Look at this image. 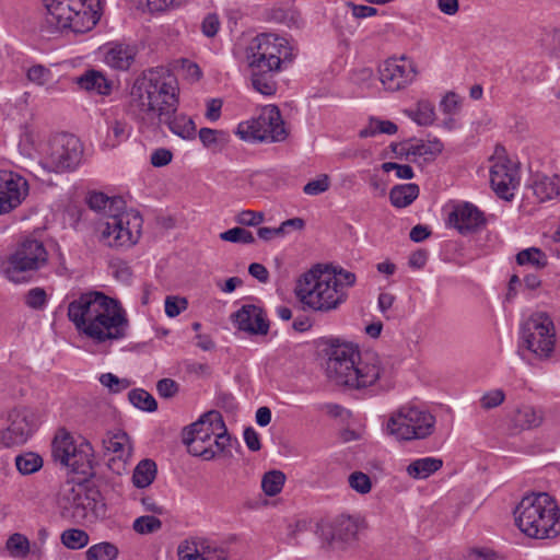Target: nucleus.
<instances>
[{
	"instance_id": "26",
	"label": "nucleus",
	"mask_w": 560,
	"mask_h": 560,
	"mask_svg": "<svg viewBox=\"0 0 560 560\" xmlns=\"http://www.w3.org/2000/svg\"><path fill=\"white\" fill-rule=\"evenodd\" d=\"M532 188L540 201L550 200L560 195V175L536 174L533 177Z\"/></svg>"
},
{
	"instance_id": "62",
	"label": "nucleus",
	"mask_w": 560,
	"mask_h": 560,
	"mask_svg": "<svg viewBox=\"0 0 560 560\" xmlns=\"http://www.w3.org/2000/svg\"><path fill=\"white\" fill-rule=\"evenodd\" d=\"M248 272L252 277L256 278L258 281L266 283L269 278V272L267 268L258 262H253L248 267Z\"/></svg>"
},
{
	"instance_id": "25",
	"label": "nucleus",
	"mask_w": 560,
	"mask_h": 560,
	"mask_svg": "<svg viewBox=\"0 0 560 560\" xmlns=\"http://www.w3.org/2000/svg\"><path fill=\"white\" fill-rule=\"evenodd\" d=\"M544 420L542 411L533 406H522L511 416V425L516 431L539 427Z\"/></svg>"
},
{
	"instance_id": "5",
	"label": "nucleus",
	"mask_w": 560,
	"mask_h": 560,
	"mask_svg": "<svg viewBox=\"0 0 560 560\" xmlns=\"http://www.w3.org/2000/svg\"><path fill=\"white\" fill-rule=\"evenodd\" d=\"M326 372L337 385L360 389L374 385L384 369L376 354L361 355L352 343H337L330 349Z\"/></svg>"
},
{
	"instance_id": "24",
	"label": "nucleus",
	"mask_w": 560,
	"mask_h": 560,
	"mask_svg": "<svg viewBox=\"0 0 560 560\" xmlns=\"http://www.w3.org/2000/svg\"><path fill=\"white\" fill-rule=\"evenodd\" d=\"M138 49L136 45L116 43L107 50L106 63L117 70H128L135 61Z\"/></svg>"
},
{
	"instance_id": "56",
	"label": "nucleus",
	"mask_w": 560,
	"mask_h": 560,
	"mask_svg": "<svg viewBox=\"0 0 560 560\" xmlns=\"http://www.w3.org/2000/svg\"><path fill=\"white\" fill-rule=\"evenodd\" d=\"M156 390L163 398H172L178 392V384L172 378H162L156 384Z\"/></svg>"
},
{
	"instance_id": "33",
	"label": "nucleus",
	"mask_w": 560,
	"mask_h": 560,
	"mask_svg": "<svg viewBox=\"0 0 560 560\" xmlns=\"http://www.w3.org/2000/svg\"><path fill=\"white\" fill-rule=\"evenodd\" d=\"M156 475V465L152 459H142L135 468L132 482L137 488L150 486Z\"/></svg>"
},
{
	"instance_id": "32",
	"label": "nucleus",
	"mask_w": 560,
	"mask_h": 560,
	"mask_svg": "<svg viewBox=\"0 0 560 560\" xmlns=\"http://www.w3.org/2000/svg\"><path fill=\"white\" fill-rule=\"evenodd\" d=\"M79 444H77L70 433L65 430H60L51 444V454L55 462H59L62 466H66V459L58 454V448H67L68 457H72L78 451Z\"/></svg>"
},
{
	"instance_id": "18",
	"label": "nucleus",
	"mask_w": 560,
	"mask_h": 560,
	"mask_svg": "<svg viewBox=\"0 0 560 560\" xmlns=\"http://www.w3.org/2000/svg\"><path fill=\"white\" fill-rule=\"evenodd\" d=\"M34 431L33 415L26 408H14L8 415V427L0 432V444L4 447L21 446Z\"/></svg>"
},
{
	"instance_id": "6",
	"label": "nucleus",
	"mask_w": 560,
	"mask_h": 560,
	"mask_svg": "<svg viewBox=\"0 0 560 560\" xmlns=\"http://www.w3.org/2000/svg\"><path fill=\"white\" fill-rule=\"evenodd\" d=\"M90 209L107 215L101 230V240L110 247H131L141 235L143 220L133 209L125 211V201L119 196L109 197L101 191L89 194Z\"/></svg>"
},
{
	"instance_id": "57",
	"label": "nucleus",
	"mask_w": 560,
	"mask_h": 560,
	"mask_svg": "<svg viewBox=\"0 0 560 560\" xmlns=\"http://www.w3.org/2000/svg\"><path fill=\"white\" fill-rule=\"evenodd\" d=\"M440 107L444 114L454 115L459 109V100L454 92H448L441 101Z\"/></svg>"
},
{
	"instance_id": "40",
	"label": "nucleus",
	"mask_w": 560,
	"mask_h": 560,
	"mask_svg": "<svg viewBox=\"0 0 560 560\" xmlns=\"http://www.w3.org/2000/svg\"><path fill=\"white\" fill-rule=\"evenodd\" d=\"M128 398L136 408H139L143 411L152 412L158 408L155 398L144 389L137 388L130 390Z\"/></svg>"
},
{
	"instance_id": "16",
	"label": "nucleus",
	"mask_w": 560,
	"mask_h": 560,
	"mask_svg": "<svg viewBox=\"0 0 560 560\" xmlns=\"http://www.w3.org/2000/svg\"><path fill=\"white\" fill-rule=\"evenodd\" d=\"M418 75L416 63L401 56L399 59L386 60L380 69V80L384 88L395 92L405 89Z\"/></svg>"
},
{
	"instance_id": "58",
	"label": "nucleus",
	"mask_w": 560,
	"mask_h": 560,
	"mask_svg": "<svg viewBox=\"0 0 560 560\" xmlns=\"http://www.w3.org/2000/svg\"><path fill=\"white\" fill-rule=\"evenodd\" d=\"M173 158L172 152L168 149L160 148L152 152L150 161L155 167H162L171 163Z\"/></svg>"
},
{
	"instance_id": "41",
	"label": "nucleus",
	"mask_w": 560,
	"mask_h": 560,
	"mask_svg": "<svg viewBox=\"0 0 560 560\" xmlns=\"http://www.w3.org/2000/svg\"><path fill=\"white\" fill-rule=\"evenodd\" d=\"M284 481L285 476L282 471L271 470L264 475L261 488L267 495L273 497L282 490Z\"/></svg>"
},
{
	"instance_id": "27",
	"label": "nucleus",
	"mask_w": 560,
	"mask_h": 560,
	"mask_svg": "<svg viewBox=\"0 0 560 560\" xmlns=\"http://www.w3.org/2000/svg\"><path fill=\"white\" fill-rule=\"evenodd\" d=\"M77 83L80 89L98 95H108L112 92V82L102 72L96 70L86 71L77 78Z\"/></svg>"
},
{
	"instance_id": "47",
	"label": "nucleus",
	"mask_w": 560,
	"mask_h": 560,
	"mask_svg": "<svg viewBox=\"0 0 560 560\" xmlns=\"http://www.w3.org/2000/svg\"><path fill=\"white\" fill-rule=\"evenodd\" d=\"M330 185V177L327 174H320L304 185L303 192L307 196H318L326 192Z\"/></svg>"
},
{
	"instance_id": "61",
	"label": "nucleus",
	"mask_w": 560,
	"mask_h": 560,
	"mask_svg": "<svg viewBox=\"0 0 560 560\" xmlns=\"http://www.w3.org/2000/svg\"><path fill=\"white\" fill-rule=\"evenodd\" d=\"M243 435H244V441L250 451L257 452L260 450L261 445H260L259 435L252 427L246 428L244 430Z\"/></svg>"
},
{
	"instance_id": "12",
	"label": "nucleus",
	"mask_w": 560,
	"mask_h": 560,
	"mask_svg": "<svg viewBox=\"0 0 560 560\" xmlns=\"http://www.w3.org/2000/svg\"><path fill=\"white\" fill-rule=\"evenodd\" d=\"M82 153L79 138L70 133H57L43 148L39 164L47 172L73 171L80 164Z\"/></svg>"
},
{
	"instance_id": "28",
	"label": "nucleus",
	"mask_w": 560,
	"mask_h": 560,
	"mask_svg": "<svg viewBox=\"0 0 560 560\" xmlns=\"http://www.w3.org/2000/svg\"><path fill=\"white\" fill-rule=\"evenodd\" d=\"M102 443L104 450L115 454L117 458L128 457L131 453L129 436L124 431L108 432Z\"/></svg>"
},
{
	"instance_id": "2",
	"label": "nucleus",
	"mask_w": 560,
	"mask_h": 560,
	"mask_svg": "<svg viewBox=\"0 0 560 560\" xmlns=\"http://www.w3.org/2000/svg\"><path fill=\"white\" fill-rule=\"evenodd\" d=\"M68 317L79 331L96 343L125 338L129 326L120 304L97 291L82 293L70 302Z\"/></svg>"
},
{
	"instance_id": "51",
	"label": "nucleus",
	"mask_w": 560,
	"mask_h": 560,
	"mask_svg": "<svg viewBox=\"0 0 560 560\" xmlns=\"http://www.w3.org/2000/svg\"><path fill=\"white\" fill-rule=\"evenodd\" d=\"M24 302L31 308L42 310L47 303V294L42 288H33L25 294Z\"/></svg>"
},
{
	"instance_id": "11",
	"label": "nucleus",
	"mask_w": 560,
	"mask_h": 560,
	"mask_svg": "<svg viewBox=\"0 0 560 560\" xmlns=\"http://www.w3.org/2000/svg\"><path fill=\"white\" fill-rule=\"evenodd\" d=\"M435 417L429 411L412 406H402L386 423V433L398 441L422 440L435 428Z\"/></svg>"
},
{
	"instance_id": "59",
	"label": "nucleus",
	"mask_w": 560,
	"mask_h": 560,
	"mask_svg": "<svg viewBox=\"0 0 560 560\" xmlns=\"http://www.w3.org/2000/svg\"><path fill=\"white\" fill-rule=\"evenodd\" d=\"M231 442V436L228 433L225 423L223 422V429H220L214 433V440L211 443L213 448L218 452H224Z\"/></svg>"
},
{
	"instance_id": "63",
	"label": "nucleus",
	"mask_w": 560,
	"mask_h": 560,
	"mask_svg": "<svg viewBox=\"0 0 560 560\" xmlns=\"http://www.w3.org/2000/svg\"><path fill=\"white\" fill-rule=\"evenodd\" d=\"M349 7L351 8L353 16L358 19L373 16L377 12L375 8L369 5L349 3Z\"/></svg>"
},
{
	"instance_id": "4",
	"label": "nucleus",
	"mask_w": 560,
	"mask_h": 560,
	"mask_svg": "<svg viewBox=\"0 0 560 560\" xmlns=\"http://www.w3.org/2000/svg\"><path fill=\"white\" fill-rule=\"evenodd\" d=\"M355 281V275L341 267H317L298 280L295 293L304 306L315 312L328 313L347 301L348 290Z\"/></svg>"
},
{
	"instance_id": "19",
	"label": "nucleus",
	"mask_w": 560,
	"mask_h": 560,
	"mask_svg": "<svg viewBox=\"0 0 560 560\" xmlns=\"http://www.w3.org/2000/svg\"><path fill=\"white\" fill-rule=\"evenodd\" d=\"M448 224L462 235L475 233L486 225L483 213L470 202H458L448 214Z\"/></svg>"
},
{
	"instance_id": "42",
	"label": "nucleus",
	"mask_w": 560,
	"mask_h": 560,
	"mask_svg": "<svg viewBox=\"0 0 560 560\" xmlns=\"http://www.w3.org/2000/svg\"><path fill=\"white\" fill-rule=\"evenodd\" d=\"M61 542L69 549L77 550L89 544L86 532L78 528L66 529L61 534Z\"/></svg>"
},
{
	"instance_id": "50",
	"label": "nucleus",
	"mask_w": 560,
	"mask_h": 560,
	"mask_svg": "<svg viewBox=\"0 0 560 560\" xmlns=\"http://www.w3.org/2000/svg\"><path fill=\"white\" fill-rule=\"evenodd\" d=\"M27 79L37 84L45 85L52 79L51 71L42 65H35L27 70Z\"/></svg>"
},
{
	"instance_id": "14",
	"label": "nucleus",
	"mask_w": 560,
	"mask_h": 560,
	"mask_svg": "<svg viewBox=\"0 0 560 560\" xmlns=\"http://www.w3.org/2000/svg\"><path fill=\"white\" fill-rule=\"evenodd\" d=\"M236 135L245 141L277 142L284 140L287 131L279 108L269 105L257 117L238 124Z\"/></svg>"
},
{
	"instance_id": "1",
	"label": "nucleus",
	"mask_w": 560,
	"mask_h": 560,
	"mask_svg": "<svg viewBox=\"0 0 560 560\" xmlns=\"http://www.w3.org/2000/svg\"><path fill=\"white\" fill-rule=\"evenodd\" d=\"M178 92L177 79L167 68L156 67L143 71L131 86L128 114L142 125L165 124L182 139H195L194 120L183 114L176 115Z\"/></svg>"
},
{
	"instance_id": "8",
	"label": "nucleus",
	"mask_w": 560,
	"mask_h": 560,
	"mask_svg": "<svg viewBox=\"0 0 560 560\" xmlns=\"http://www.w3.org/2000/svg\"><path fill=\"white\" fill-rule=\"evenodd\" d=\"M95 0H44L46 24L55 31L84 33L96 25L100 13Z\"/></svg>"
},
{
	"instance_id": "37",
	"label": "nucleus",
	"mask_w": 560,
	"mask_h": 560,
	"mask_svg": "<svg viewBox=\"0 0 560 560\" xmlns=\"http://www.w3.org/2000/svg\"><path fill=\"white\" fill-rule=\"evenodd\" d=\"M183 443L187 446L189 454L202 457L205 460H211L217 455V451L211 443H202L192 436H186L185 433H183Z\"/></svg>"
},
{
	"instance_id": "10",
	"label": "nucleus",
	"mask_w": 560,
	"mask_h": 560,
	"mask_svg": "<svg viewBox=\"0 0 560 560\" xmlns=\"http://www.w3.org/2000/svg\"><path fill=\"white\" fill-rule=\"evenodd\" d=\"M556 346L553 320L546 312L533 313L520 328L518 353L525 349L540 360L551 358Z\"/></svg>"
},
{
	"instance_id": "21",
	"label": "nucleus",
	"mask_w": 560,
	"mask_h": 560,
	"mask_svg": "<svg viewBox=\"0 0 560 560\" xmlns=\"http://www.w3.org/2000/svg\"><path fill=\"white\" fill-rule=\"evenodd\" d=\"M232 320L240 330L252 335H266L269 330L264 311L253 304L243 305L232 315Z\"/></svg>"
},
{
	"instance_id": "60",
	"label": "nucleus",
	"mask_w": 560,
	"mask_h": 560,
	"mask_svg": "<svg viewBox=\"0 0 560 560\" xmlns=\"http://www.w3.org/2000/svg\"><path fill=\"white\" fill-rule=\"evenodd\" d=\"M109 130L117 143L126 140L129 137V128L125 121L115 120L110 125Z\"/></svg>"
},
{
	"instance_id": "64",
	"label": "nucleus",
	"mask_w": 560,
	"mask_h": 560,
	"mask_svg": "<svg viewBox=\"0 0 560 560\" xmlns=\"http://www.w3.org/2000/svg\"><path fill=\"white\" fill-rule=\"evenodd\" d=\"M431 232L427 226L418 224L411 229L409 236L411 241L420 243L428 238Z\"/></svg>"
},
{
	"instance_id": "35",
	"label": "nucleus",
	"mask_w": 560,
	"mask_h": 560,
	"mask_svg": "<svg viewBox=\"0 0 560 560\" xmlns=\"http://www.w3.org/2000/svg\"><path fill=\"white\" fill-rule=\"evenodd\" d=\"M178 556L180 560H226L223 549H208L200 553L196 548L182 545L178 547Z\"/></svg>"
},
{
	"instance_id": "48",
	"label": "nucleus",
	"mask_w": 560,
	"mask_h": 560,
	"mask_svg": "<svg viewBox=\"0 0 560 560\" xmlns=\"http://www.w3.org/2000/svg\"><path fill=\"white\" fill-rule=\"evenodd\" d=\"M100 382L103 386L107 387L112 393H120L127 389L131 382L127 378H119L113 373H104L100 376Z\"/></svg>"
},
{
	"instance_id": "29",
	"label": "nucleus",
	"mask_w": 560,
	"mask_h": 560,
	"mask_svg": "<svg viewBox=\"0 0 560 560\" xmlns=\"http://www.w3.org/2000/svg\"><path fill=\"white\" fill-rule=\"evenodd\" d=\"M443 466V460L435 457H423L411 462L407 472L415 479H425Z\"/></svg>"
},
{
	"instance_id": "7",
	"label": "nucleus",
	"mask_w": 560,
	"mask_h": 560,
	"mask_svg": "<svg viewBox=\"0 0 560 560\" xmlns=\"http://www.w3.org/2000/svg\"><path fill=\"white\" fill-rule=\"evenodd\" d=\"M514 514L517 527L528 537L547 539L560 533V510L547 492L525 495Z\"/></svg>"
},
{
	"instance_id": "23",
	"label": "nucleus",
	"mask_w": 560,
	"mask_h": 560,
	"mask_svg": "<svg viewBox=\"0 0 560 560\" xmlns=\"http://www.w3.org/2000/svg\"><path fill=\"white\" fill-rule=\"evenodd\" d=\"M57 451L60 456L66 459V466L74 474L83 475L84 477L93 475V447L90 442L81 441L75 454L68 457L67 448H59Z\"/></svg>"
},
{
	"instance_id": "44",
	"label": "nucleus",
	"mask_w": 560,
	"mask_h": 560,
	"mask_svg": "<svg viewBox=\"0 0 560 560\" xmlns=\"http://www.w3.org/2000/svg\"><path fill=\"white\" fill-rule=\"evenodd\" d=\"M162 528V522L153 515H143L133 521L132 529L140 535L155 533Z\"/></svg>"
},
{
	"instance_id": "38",
	"label": "nucleus",
	"mask_w": 560,
	"mask_h": 560,
	"mask_svg": "<svg viewBox=\"0 0 560 560\" xmlns=\"http://www.w3.org/2000/svg\"><path fill=\"white\" fill-rule=\"evenodd\" d=\"M86 560H115L118 557V548L108 541L91 546L85 552Z\"/></svg>"
},
{
	"instance_id": "43",
	"label": "nucleus",
	"mask_w": 560,
	"mask_h": 560,
	"mask_svg": "<svg viewBox=\"0 0 560 560\" xmlns=\"http://www.w3.org/2000/svg\"><path fill=\"white\" fill-rule=\"evenodd\" d=\"M199 139L206 148L218 150L226 141V133L217 129L201 128Z\"/></svg>"
},
{
	"instance_id": "45",
	"label": "nucleus",
	"mask_w": 560,
	"mask_h": 560,
	"mask_svg": "<svg viewBox=\"0 0 560 560\" xmlns=\"http://www.w3.org/2000/svg\"><path fill=\"white\" fill-rule=\"evenodd\" d=\"M7 549L14 557L25 558L30 551V541L24 535L15 533L8 538Z\"/></svg>"
},
{
	"instance_id": "55",
	"label": "nucleus",
	"mask_w": 560,
	"mask_h": 560,
	"mask_svg": "<svg viewBox=\"0 0 560 560\" xmlns=\"http://www.w3.org/2000/svg\"><path fill=\"white\" fill-rule=\"evenodd\" d=\"M220 30V20L217 14L209 13L201 23V32L207 37H213Z\"/></svg>"
},
{
	"instance_id": "22",
	"label": "nucleus",
	"mask_w": 560,
	"mask_h": 560,
	"mask_svg": "<svg viewBox=\"0 0 560 560\" xmlns=\"http://www.w3.org/2000/svg\"><path fill=\"white\" fill-rule=\"evenodd\" d=\"M220 429H223V418L220 412L212 410L201 416L198 421L186 427L183 433L186 436H192L202 443L209 444L212 443V436Z\"/></svg>"
},
{
	"instance_id": "54",
	"label": "nucleus",
	"mask_w": 560,
	"mask_h": 560,
	"mask_svg": "<svg viewBox=\"0 0 560 560\" xmlns=\"http://www.w3.org/2000/svg\"><path fill=\"white\" fill-rule=\"evenodd\" d=\"M264 219L265 215L262 212L244 210L237 214L236 222L246 226H257L264 221Z\"/></svg>"
},
{
	"instance_id": "30",
	"label": "nucleus",
	"mask_w": 560,
	"mask_h": 560,
	"mask_svg": "<svg viewBox=\"0 0 560 560\" xmlns=\"http://www.w3.org/2000/svg\"><path fill=\"white\" fill-rule=\"evenodd\" d=\"M443 143L438 138H433L428 141L410 143L407 148V155L423 158L425 161H431L443 151Z\"/></svg>"
},
{
	"instance_id": "20",
	"label": "nucleus",
	"mask_w": 560,
	"mask_h": 560,
	"mask_svg": "<svg viewBox=\"0 0 560 560\" xmlns=\"http://www.w3.org/2000/svg\"><path fill=\"white\" fill-rule=\"evenodd\" d=\"M363 526V521L349 515L338 516L331 524L325 538L332 548H343L357 540L358 533Z\"/></svg>"
},
{
	"instance_id": "9",
	"label": "nucleus",
	"mask_w": 560,
	"mask_h": 560,
	"mask_svg": "<svg viewBox=\"0 0 560 560\" xmlns=\"http://www.w3.org/2000/svg\"><path fill=\"white\" fill-rule=\"evenodd\" d=\"M58 505L62 517L78 524L93 523L105 513L100 493L86 489L81 483L67 482L63 485L59 493Z\"/></svg>"
},
{
	"instance_id": "31",
	"label": "nucleus",
	"mask_w": 560,
	"mask_h": 560,
	"mask_svg": "<svg viewBox=\"0 0 560 560\" xmlns=\"http://www.w3.org/2000/svg\"><path fill=\"white\" fill-rule=\"evenodd\" d=\"M419 196V186L416 184L396 185L389 191V200L396 208H406Z\"/></svg>"
},
{
	"instance_id": "36",
	"label": "nucleus",
	"mask_w": 560,
	"mask_h": 560,
	"mask_svg": "<svg viewBox=\"0 0 560 560\" xmlns=\"http://www.w3.org/2000/svg\"><path fill=\"white\" fill-rule=\"evenodd\" d=\"M516 261L521 266L530 265L538 269L545 268L548 264L546 254L537 247L521 250L516 255Z\"/></svg>"
},
{
	"instance_id": "39",
	"label": "nucleus",
	"mask_w": 560,
	"mask_h": 560,
	"mask_svg": "<svg viewBox=\"0 0 560 560\" xmlns=\"http://www.w3.org/2000/svg\"><path fill=\"white\" fill-rule=\"evenodd\" d=\"M15 466L22 475H31L43 467V458L36 453L27 452L15 457Z\"/></svg>"
},
{
	"instance_id": "53",
	"label": "nucleus",
	"mask_w": 560,
	"mask_h": 560,
	"mask_svg": "<svg viewBox=\"0 0 560 560\" xmlns=\"http://www.w3.org/2000/svg\"><path fill=\"white\" fill-rule=\"evenodd\" d=\"M187 300L177 296H167L165 299V314L168 317H176L187 308Z\"/></svg>"
},
{
	"instance_id": "3",
	"label": "nucleus",
	"mask_w": 560,
	"mask_h": 560,
	"mask_svg": "<svg viewBox=\"0 0 560 560\" xmlns=\"http://www.w3.org/2000/svg\"><path fill=\"white\" fill-rule=\"evenodd\" d=\"M294 57V48L285 37L272 33L254 37L246 48L254 90L266 96L273 95L277 91L275 75L287 69Z\"/></svg>"
},
{
	"instance_id": "34",
	"label": "nucleus",
	"mask_w": 560,
	"mask_h": 560,
	"mask_svg": "<svg viewBox=\"0 0 560 560\" xmlns=\"http://www.w3.org/2000/svg\"><path fill=\"white\" fill-rule=\"evenodd\" d=\"M405 113L420 126L432 125L435 119L434 106L427 100L419 101L415 109L409 108Z\"/></svg>"
},
{
	"instance_id": "15",
	"label": "nucleus",
	"mask_w": 560,
	"mask_h": 560,
	"mask_svg": "<svg viewBox=\"0 0 560 560\" xmlns=\"http://www.w3.org/2000/svg\"><path fill=\"white\" fill-rule=\"evenodd\" d=\"M501 152L503 153L504 149L498 148L495 156L491 158L490 184L500 198L510 200L514 196L512 190L518 185L517 171Z\"/></svg>"
},
{
	"instance_id": "17",
	"label": "nucleus",
	"mask_w": 560,
	"mask_h": 560,
	"mask_svg": "<svg viewBox=\"0 0 560 560\" xmlns=\"http://www.w3.org/2000/svg\"><path fill=\"white\" fill-rule=\"evenodd\" d=\"M27 180L13 171H0V215L8 214L28 196Z\"/></svg>"
},
{
	"instance_id": "13",
	"label": "nucleus",
	"mask_w": 560,
	"mask_h": 560,
	"mask_svg": "<svg viewBox=\"0 0 560 560\" xmlns=\"http://www.w3.org/2000/svg\"><path fill=\"white\" fill-rule=\"evenodd\" d=\"M47 261V252L37 240L26 238L2 264V272L14 283L27 280L26 273L42 268Z\"/></svg>"
},
{
	"instance_id": "46",
	"label": "nucleus",
	"mask_w": 560,
	"mask_h": 560,
	"mask_svg": "<svg viewBox=\"0 0 560 560\" xmlns=\"http://www.w3.org/2000/svg\"><path fill=\"white\" fill-rule=\"evenodd\" d=\"M220 238L225 242L238 244H253L255 242L253 233L240 226L222 232Z\"/></svg>"
},
{
	"instance_id": "52",
	"label": "nucleus",
	"mask_w": 560,
	"mask_h": 560,
	"mask_svg": "<svg viewBox=\"0 0 560 560\" xmlns=\"http://www.w3.org/2000/svg\"><path fill=\"white\" fill-rule=\"evenodd\" d=\"M505 399V394L502 389L497 388L489 390L480 398L481 408L489 410L500 406Z\"/></svg>"
},
{
	"instance_id": "49",
	"label": "nucleus",
	"mask_w": 560,
	"mask_h": 560,
	"mask_svg": "<svg viewBox=\"0 0 560 560\" xmlns=\"http://www.w3.org/2000/svg\"><path fill=\"white\" fill-rule=\"evenodd\" d=\"M348 481H349L350 487L354 491H357L361 494H365L371 491V488H372L371 479L366 474H364L362 471L352 472L349 476Z\"/></svg>"
}]
</instances>
